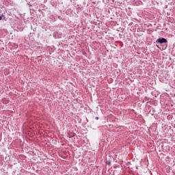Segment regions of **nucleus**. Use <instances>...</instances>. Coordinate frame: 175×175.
Wrapping results in <instances>:
<instances>
[{"instance_id":"1","label":"nucleus","mask_w":175,"mask_h":175,"mask_svg":"<svg viewBox=\"0 0 175 175\" xmlns=\"http://www.w3.org/2000/svg\"><path fill=\"white\" fill-rule=\"evenodd\" d=\"M167 40H166V38H159L156 40V43H159L160 44H162L163 43H167Z\"/></svg>"},{"instance_id":"2","label":"nucleus","mask_w":175,"mask_h":175,"mask_svg":"<svg viewBox=\"0 0 175 175\" xmlns=\"http://www.w3.org/2000/svg\"><path fill=\"white\" fill-rule=\"evenodd\" d=\"M158 49H159L160 50H166V49L167 48V44H165L164 46H163L162 47H159L158 46Z\"/></svg>"},{"instance_id":"3","label":"nucleus","mask_w":175,"mask_h":175,"mask_svg":"<svg viewBox=\"0 0 175 175\" xmlns=\"http://www.w3.org/2000/svg\"><path fill=\"white\" fill-rule=\"evenodd\" d=\"M2 20V16H0V21Z\"/></svg>"}]
</instances>
